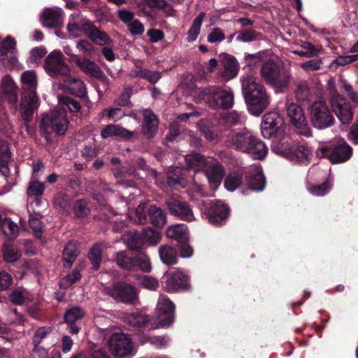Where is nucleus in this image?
I'll return each mask as SVG.
<instances>
[{"instance_id": "f257e3e1", "label": "nucleus", "mask_w": 358, "mask_h": 358, "mask_svg": "<svg viewBox=\"0 0 358 358\" xmlns=\"http://www.w3.org/2000/svg\"><path fill=\"white\" fill-rule=\"evenodd\" d=\"M241 90L247 108L250 114L260 115L270 104V96L265 87L252 76H243Z\"/></svg>"}, {"instance_id": "f03ea898", "label": "nucleus", "mask_w": 358, "mask_h": 358, "mask_svg": "<svg viewBox=\"0 0 358 358\" xmlns=\"http://www.w3.org/2000/svg\"><path fill=\"white\" fill-rule=\"evenodd\" d=\"M22 92L20 103L22 119L28 124L39 106V98L36 93L37 78L34 71H26L21 76Z\"/></svg>"}, {"instance_id": "7ed1b4c3", "label": "nucleus", "mask_w": 358, "mask_h": 358, "mask_svg": "<svg viewBox=\"0 0 358 358\" xmlns=\"http://www.w3.org/2000/svg\"><path fill=\"white\" fill-rule=\"evenodd\" d=\"M230 141L234 149L250 155L255 159L262 160L268 153L266 144L247 129L232 134Z\"/></svg>"}, {"instance_id": "20e7f679", "label": "nucleus", "mask_w": 358, "mask_h": 358, "mask_svg": "<svg viewBox=\"0 0 358 358\" xmlns=\"http://www.w3.org/2000/svg\"><path fill=\"white\" fill-rule=\"evenodd\" d=\"M69 126L67 115L64 110L55 109L43 115L39 123V133L48 143L52 142V133L57 136L65 134Z\"/></svg>"}, {"instance_id": "39448f33", "label": "nucleus", "mask_w": 358, "mask_h": 358, "mask_svg": "<svg viewBox=\"0 0 358 358\" xmlns=\"http://www.w3.org/2000/svg\"><path fill=\"white\" fill-rule=\"evenodd\" d=\"M197 99L199 102H204L213 109L228 110L232 108L234 103V93L230 89L220 86L206 87L201 90Z\"/></svg>"}, {"instance_id": "423d86ee", "label": "nucleus", "mask_w": 358, "mask_h": 358, "mask_svg": "<svg viewBox=\"0 0 358 358\" xmlns=\"http://www.w3.org/2000/svg\"><path fill=\"white\" fill-rule=\"evenodd\" d=\"M187 172L182 168L176 167L165 173L152 169L150 174L155 184L162 189L180 190L185 188L189 183Z\"/></svg>"}, {"instance_id": "0eeeda50", "label": "nucleus", "mask_w": 358, "mask_h": 358, "mask_svg": "<svg viewBox=\"0 0 358 358\" xmlns=\"http://www.w3.org/2000/svg\"><path fill=\"white\" fill-rule=\"evenodd\" d=\"M317 157L327 158L332 164L348 161L352 155V148L344 139L333 141L328 145L320 146L316 151Z\"/></svg>"}, {"instance_id": "6e6552de", "label": "nucleus", "mask_w": 358, "mask_h": 358, "mask_svg": "<svg viewBox=\"0 0 358 358\" xmlns=\"http://www.w3.org/2000/svg\"><path fill=\"white\" fill-rule=\"evenodd\" d=\"M310 123L317 129H324L335 124V118L325 101H315L309 107Z\"/></svg>"}, {"instance_id": "1a4fd4ad", "label": "nucleus", "mask_w": 358, "mask_h": 358, "mask_svg": "<svg viewBox=\"0 0 358 358\" xmlns=\"http://www.w3.org/2000/svg\"><path fill=\"white\" fill-rule=\"evenodd\" d=\"M260 73L266 83L278 88H283L289 83V76L287 71L282 69L278 64L272 59L262 65Z\"/></svg>"}, {"instance_id": "9d476101", "label": "nucleus", "mask_w": 358, "mask_h": 358, "mask_svg": "<svg viewBox=\"0 0 358 358\" xmlns=\"http://www.w3.org/2000/svg\"><path fill=\"white\" fill-rule=\"evenodd\" d=\"M108 348L117 358L131 357L134 355L133 343L129 336L124 333L113 334L108 341Z\"/></svg>"}, {"instance_id": "9b49d317", "label": "nucleus", "mask_w": 358, "mask_h": 358, "mask_svg": "<svg viewBox=\"0 0 358 358\" xmlns=\"http://www.w3.org/2000/svg\"><path fill=\"white\" fill-rule=\"evenodd\" d=\"M63 55L59 50H54L45 59L44 68L52 78L66 77L70 74V69L63 59Z\"/></svg>"}, {"instance_id": "f8f14e48", "label": "nucleus", "mask_w": 358, "mask_h": 358, "mask_svg": "<svg viewBox=\"0 0 358 358\" xmlns=\"http://www.w3.org/2000/svg\"><path fill=\"white\" fill-rule=\"evenodd\" d=\"M147 203H141L136 209V214L138 221L141 224L147 222L149 216L150 222L158 227L164 226L166 222L165 213L159 207L151 205L149 208Z\"/></svg>"}, {"instance_id": "ddd939ff", "label": "nucleus", "mask_w": 358, "mask_h": 358, "mask_svg": "<svg viewBox=\"0 0 358 358\" xmlns=\"http://www.w3.org/2000/svg\"><path fill=\"white\" fill-rule=\"evenodd\" d=\"M199 208L202 213H206L209 222L215 226L225 223L229 209L224 203H201Z\"/></svg>"}, {"instance_id": "4468645a", "label": "nucleus", "mask_w": 358, "mask_h": 358, "mask_svg": "<svg viewBox=\"0 0 358 358\" xmlns=\"http://www.w3.org/2000/svg\"><path fill=\"white\" fill-rule=\"evenodd\" d=\"M331 105L342 124H348L352 120L354 111L348 99L341 95H335L331 99Z\"/></svg>"}, {"instance_id": "2eb2a0df", "label": "nucleus", "mask_w": 358, "mask_h": 358, "mask_svg": "<svg viewBox=\"0 0 358 358\" xmlns=\"http://www.w3.org/2000/svg\"><path fill=\"white\" fill-rule=\"evenodd\" d=\"M213 190L220 185L224 176L225 169L223 165L216 159L210 157V162L203 172Z\"/></svg>"}, {"instance_id": "dca6fc26", "label": "nucleus", "mask_w": 358, "mask_h": 358, "mask_svg": "<svg viewBox=\"0 0 358 358\" xmlns=\"http://www.w3.org/2000/svg\"><path fill=\"white\" fill-rule=\"evenodd\" d=\"M287 113L293 125L300 129L301 134L305 136L311 135L303 110L296 103H292L287 106Z\"/></svg>"}, {"instance_id": "f3484780", "label": "nucleus", "mask_w": 358, "mask_h": 358, "mask_svg": "<svg viewBox=\"0 0 358 358\" xmlns=\"http://www.w3.org/2000/svg\"><path fill=\"white\" fill-rule=\"evenodd\" d=\"M174 304L168 298L161 296L157 303V310L159 312V321L156 327H168L173 322V312L174 310Z\"/></svg>"}, {"instance_id": "a211bd4d", "label": "nucleus", "mask_w": 358, "mask_h": 358, "mask_svg": "<svg viewBox=\"0 0 358 358\" xmlns=\"http://www.w3.org/2000/svg\"><path fill=\"white\" fill-rule=\"evenodd\" d=\"M282 119L275 113H268L264 115L261 124L262 133L264 137L271 138L273 135L282 131L280 128Z\"/></svg>"}, {"instance_id": "6ab92c4d", "label": "nucleus", "mask_w": 358, "mask_h": 358, "mask_svg": "<svg viewBox=\"0 0 358 358\" xmlns=\"http://www.w3.org/2000/svg\"><path fill=\"white\" fill-rule=\"evenodd\" d=\"M271 149L272 151L278 155L287 158L292 148L291 138L282 131L273 135Z\"/></svg>"}, {"instance_id": "aec40b11", "label": "nucleus", "mask_w": 358, "mask_h": 358, "mask_svg": "<svg viewBox=\"0 0 358 358\" xmlns=\"http://www.w3.org/2000/svg\"><path fill=\"white\" fill-rule=\"evenodd\" d=\"M109 294L115 299L123 302L134 303L137 296L135 288L129 285L117 283L109 290Z\"/></svg>"}, {"instance_id": "412c9836", "label": "nucleus", "mask_w": 358, "mask_h": 358, "mask_svg": "<svg viewBox=\"0 0 358 358\" xmlns=\"http://www.w3.org/2000/svg\"><path fill=\"white\" fill-rule=\"evenodd\" d=\"M312 149L306 143H298L292 145V148L287 159L301 164H308L313 156Z\"/></svg>"}, {"instance_id": "4be33fe9", "label": "nucleus", "mask_w": 358, "mask_h": 358, "mask_svg": "<svg viewBox=\"0 0 358 358\" xmlns=\"http://www.w3.org/2000/svg\"><path fill=\"white\" fill-rule=\"evenodd\" d=\"M143 116L142 133L148 138H153L158 129L159 120L150 108L143 110Z\"/></svg>"}, {"instance_id": "5701e85b", "label": "nucleus", "mask_w": 358, "mask_h": 358, "mask_svg": "<svg viewBox=\"0 0 358 358\" xmlns=\"http://www.w3.org/2000/svg\"><path fill=\"white\" fill-rule=\"evenodd\" d=\"M85 34L91 41L98 45H110L113 40L104 31L100 30L93 22L84 26Z\"/></svg>"}, {"instance_id": "b1692460", "label": "nucleus", "mask_w": 358, "mask_h": 358, "mask_svg": "<svg viewBox=\"0 0 358 358\" xmlns=\"http://www.w3.org/2000/svg\"><path fill=\"white\" fill-rule=\"evenodd\" d=\"M188 277L181 271L170 273L166 276V289L169 292H175L188 287Z\"/></svg>"}, {"instance_id": "393cba45", "label": "nucleus", "mask_w": 358, "mask_h": 358, "mask_svg": "<svg viewBox=\"0 0 358 358\" xmlns=\"http://www.w3.org/2000/svg\"><path fill=\"white\" fill-rule=\"evenodd\" d=\"M62 10L60 8H45L41 15V21L45 27H58L62 22Z\"/></svg>"}, {"instance_id": "a878e982", "label": "nucleus", "mask_w": 358, "mask_h": 358, "mask_svg": "<svg viewBox=\"0 0 358 358\" xmlns=\"http://www.w3.org/2000/svg\"><path fill=\"white\" fill-rule=\"evenodd\" d=\"M101 136L103 138H108L111 136H120L125 140H129L134 136V132L118 124H108L101 131Z\"/></svg>"}, {"instance_id": "bb28decb", "label": "nucleus", "mask_w": 358, "mask_h": 358, "mask_svg": "<svg viewBox=\"0 0 358 358\" xmlns=\"http://www.w3.org/2000/svg\"><path fill=\"white\" fill-rule=\"evenodd\" d=\"M224 71L221 76L227 79L235 78L239 71V64L235 57L225 54L223 58Z\"/></svg>"}, {"instance_id": "cd10ccee", "label": "nucleus", "mask_w": 358, "mask_h": 358, "mask_svg": "<svg viewBox=\"0 0 358 358\" xmlns=\"http://www.w3.org/2000/svg\"><path fill=\"white\" fill-rule=\"evenodd\" d=\"M64 86L67 92L78 98L87 96L85 84L80 79L70 78L65 80Z\"/></svg>"}, {"instance_id": "c85d7f7f", "label": "nucleus", "mask_w": 358, "mask_h": 358, "mask_svg": "<svg viewBox=\"0 0 358 358\" xmlns=\"http://www.w3.org/2000/svg\"><path fill=\"white\" fill-rule=\"evenodd\" d=\"M168 204L171 214L187 221L194 219L192 210L187 203H168Z\"/></svg>"}, {"instance_id": "c756f323", "label": "nucleus", "mask_w": 358, "mask_h": 358, "mask_svg": "<svg viewBox=\"0 0 358 358\" xmlns=\"http://www.w3.org/2000/svg\"><path fill=\"white\" fill-rule=\"evenodd\" d=\"M248 187L252 190L260 192L266 186V178L262 171H254L246 177Z\"/></svg>"}, {"instance_id": "7c9ffc66", "label": "nucleus", "mask_w": 358, "mask_h": 358, "mask_svg": "<svg viewBox=\"0 0 358 358\" xmlns=\"http://www.w3.org/2000/svg\"><path fill=\"white\" fill-rule=\"evenodd\" d=\"M187 166L195 172L203 171L206 169L210 162V158H205L199 153L195 152L186 157Z\"/></svg>"}, {"instance_id": "2f4dec72", "label": "nucleus", "mask_w": 358, "mask_h": 358, "mask_svg": "<svg viewBox=\"0 0 358 358\" xmlns=\"http://www.w3.org/2000/svg\"><path fill=\"white\" fill-rule=\"evenodd\" d=\"M75 63L85 73L93 78H96L101 71V69L97 64L87 58L81 59L77 57Z\"/></svg>"}, {"instance_id": "473e14b6", "label": "nucleus", "mask_w": 358, "mask_h": 358, "mask_svg": "<svg viewBox=\"0 0 358 358\" xmlns=\"http://www.w3.org/2000/svg\"><path fill=\"white\" fill-rule=\"evenodd\" d=\"M161 261L166 265H173L177 263L178 254L176 250L169 245H162L158 249Z\"/></svg>"}, {"instance_id": "72a5a7b5", "label": "nucleus", "mask_w": 358, "mask_h": 358, "mask_svg": "<svg viewBox=\"0 0 358 358\" xmlns=\"http://www.w3.org/2000/svg\"><path fill=\"white\" fill-rule=\"evenodd\" d=\"M169 238L178 241L179 243L185 241L188 238L187 227L185 224H174L169 227L166 232Z\"/></svg>"}, {"instance_id": "f704fd0d", "label": "nucleus", "mask_w": 358, "mask_h": 358, "mask_svg": "<svg viewBox=\"0 0 358 358\" xmlns=\"http://www.w3.org/2000/svg\"><path fill=\"white\" fill-rule=\"evenodd\" d=\"M1 89L3 93L8 95L10 102L15 103L17 101V86L10 75H6L2 78Z\"/></svg>"}, {"instance_id": "c9c22d12", "label": "nucleus", "mask_w": 358, "mask_h": 358, "mask_svg": "<svg viewBox=\"0 0 358 358\" xmlns=\"http://www.w3.org/2000/svg\"><path fill=\"white\" fill-rule=\"evenodd\" d=\"M125 320L130 327H133L148 326L150 328H157L156 325L150 324V320L148 316L138 312L128 315Z\"/></svg>"}, {"instance_id": "e433bc0d", "label": "nucleus", "mask_w": 358, "mask_h": 358, "mask_svg": "<svg viewBox=\"0 0 358 358\" xmlns=\"http://www.w3.org/2000/svg\"><path fill=\"white\" fill-rule=\"evenodd\" d=\"M78 244L76 242H69L64 248L63 259L65 267H71L78 255Z\"/></svg>"}, {"instance_id": "4c0bfd02", "label": "nucleus", "mask_w": 358, "mask_h": 358, "mask_svg": "<svg viewBox=\"0 0 358 358\" xmlns=\"http://www.w3.org/2000/svg\"><path fill=\"white\" fill-rule=\"evenodd\" d=\"M11 155L9 144L4 140H0V170L2 173L8 171Z\"/></svg>"}, {"instance_id": "58836bf2", "label": "nucleus", "mask_w": 358, "mask_h": 358, "mask_svg": "<svg viewBox=\"0 0 358 358\" xmlns=\"http://www.w3.org/2000/svg\"><path fill=\"white\" fill-rule=\"evenodd\" d=\"M243 184V173L234 171L229 173L224 179V186L229 192H234Z\"/></svg>"}, {"instance_id": "ea45409f", "label": "nucleus", "mask_w": 358, "mask_h": 358, "mask_svg": "<svg viewBox=\"0 0 358 358\" xmlns=\"http://www.w3.org/2000/svg\"><path fill=\"white\" fill-rule=\"evenodd\" d=\"M206 16V13L201 12L197 17L194 20L192 24L187 32V41L189 43L194 41L198 37L201 31V27L203 23V18Z\"/></svg>"}, {"instance_id": "a19ab883", "label": "nucleus", "mask_w": 358, "mask_h": 358, "mask_svg": "<svg viewBox=\"0 0 358 358\" xmlns=\"http://www.w3.org/2000/svg\"><path fill=\"white\" fill-rule=\"evenodd\" d=\"M76 17L74 15H71L67 25L69 32L74 36L78 35V31H82L85 34L84 26L85 24H91L92 22L87 19L76 20Z\"/></svg>"}, {"instance_id": "79ce46f5", "label": "nucleus", "mask_w": 358, "mask_h": 358, "mask_svg": "<svg viewBox=\"0 0 358 358\" xmlns=\"http://www.w3.org/2000/svg\"><path fill=\"white\" fill-rule=\"evenodd\" d=\"M2 253L3 259L8 262H15L20 257L17 248L10 242H6L2 248Z\"/></svg>"}, {"instance_id": "37998d69", "label": "nucleus", "mask_w": 358, "mask_h": 358, "mask_svg": "<svg viewBox=\"0 0 358 358\" xmlns=\"http://www.w3.org/2000/svg\"><path fill=\"white\" fill-rule=\"evenodd\" d=\"M141 237L143 243L151 246H155L160 242L162 234L160 232L149 227L144 229Z\"/></svg>"}, {"instance_id": "c03bdc74", "label": "nucleus", "mask_w": 358, "mask_h": 358, "mask_svg": "<svg viewBox=\"0 0 358 358\" xmlns=\"http://www.w3.org/2000/svg\"><path fill=\"white\" fill-rule=\"evenodd\" d=\"M117 264L124 270H135L136 264L133 257L127 255L126 252H120L117 253L115 257Z\"/></svg>"}, {"instance_id": "a18cd8bd", "label": "nucleus", "mask_w": 358, "mask_h": 358, "mask_svg": "<svg viewBox=\"0 0 358 358\" xmlns=\"http://www.w3.org/2000/svg\"><path fill=\"white\" fill-rule=\"evenodd\" d=\"M262 39V34L252 29H243L238 32L236 40L241 42H251Z\"/></svg>"}, {"instance_id": "49530a36", "label": "nucleus", "mask_w": 358, "mask_h": 358, "mask_svg": "<svg viewBox=\"0 0 358 358\" xmlns=\"http://www.w3.org/2000/svg\"><path fill=\"white\" fill-rule=\"evenodd\" d=\"M133 94V89L131 87H127L121 92L119 97L115 100L114 104L119 107L132 108L133 103L131 101V97Z\"/></svg>"}, {"instance_id": "de8ad7c7", "label": "nucleus", "mask_w": 358, "mask_h": 358, "mask_svg": "<svg viewBox=\"0 0 358 358\" xmlns=\"http://www.w3.org/2000/svg\"><path fill=\"white\" fill-rule=\"evenodd\" d=\"M133 260L136 264V268L141 270L144 272H150L152 269L151 262L149 257L143 252L137 254Z\"/></svg>"}, {"instance_id": "09e8293b", "label": "nucleus", "mask_w": 358, "mask_h": 358, "mask_svg": "<svg viewBox=\"0 0 358 358\" xmlns=\"http://www.w3.org/2000/svg\"><path fill=\"white\" fill-rule=\"evenodd\" d=\"M3 233L8 237H15L18 234V227L10 219L5 217L0 226Z\"/></svg>"}, {"instance_id": "8fccbe9b", "label": "nucleus", "mask_w": 358, "mask_h": 358, "mask_svg": "<svg viewBox=\"0 0 358 358\" xmlns=\"http://www.w3.org/2000/svg\"><path fill=\"white\" fill-rule=\"evenodd\" d=\"M45 184L43 182H40L39 180L31 178L27 193L29 196H39L43 194Z\"/></svg>"}, {"instance_id": "3c124183", "label": "nucleus", "mask_w": 358, "mask_h": 358, "mask_svg": "<svg viewBox=\"0 0 358 358\" xmlns=\"http://www.w3.org/2000/svg\"><path fill=\"white\" fill-rule=\"evenodd\" d=\"M29 225L33 230L34 236L41 239L44 231V226L42 222L39 220L37 215H29Z\"/></svg>"}, {"instance_id": "603ef678", "label": "nucleus", "mask_w": 358, "mask_h": 358, "mask_svg": "<svg viewBox=\"0 0 358 358\" xmlns=\"http://www.w3.org/2000/svg\"><path fill=\"white\" fill-rule=\"evenodd\" d=\"M89 258L92 264L93 268L97 270L102 259L101 245H94L90 250Z\"/></svg>"}, {"instance_id": "864d4df0", "label": "nucleus", "mask_w": 358, "mask_h": 358, "mask_svg": "<svg viewBox=\"0 0 358 358\" xmlns=\"http://www.w3.org/2000/svg\"><path fill=\"white\" fill-rule=\"evenodd\" d=\"M331 185L328 180H326L324 182L320 185H312L308 187V191L316 196H324L327 194L330 189Z\"/></svg>"}, {"instance_id": "5fc2aeb1", "label": "nucleus", "mask_w": 358, "mask_h": 358, "mask_svg": "<svg viewBox=\"0 0 358 358\" xmlns=\"http://www.w3.org/2000/svg\"><path fill=\"white\" fill-rule=\"evenodd\" d=\"M29 299V293L26 289H19L13 291L10 295V300L14 304H22Z\"/></svg>"}, {"instance_id": "6e6d98bb", "label": "nucleus", "mask_w": 358, "mask_h": 358, "mask_svg": "<svg viewBox=\"0 0 358 358\" xmlns=\"http://www.w3.org/2000/svg\"><path fill=\"white\" fill-rule=\"evenodd\" d=\"M80 276V270L77 268H75L71 274L61 280L59 282L60 287L66 289L70 287L72 284L78 280Z\"/></svg>"}, {"instance_id": "4d7b16f0", "label": "nucleus", "mask_w": 358, "mask_h": 358, "mask_svg": "<svg viewBox=\"0 0 358 358\" xmlns=\"http://www.w3.org/2000/svg\"><path fill=\"white\" fill-rule=\"evenodd\" d=\"M138 282L139 285L151 290H155L159 286L157 280L151 276L143 275L138 277Z\"/></svg>"}, {"instance_id": "13d9d810", "label": "nucleus", "mask_w": 358, "mask_h": 358, "mask_svg": "<svg viewBox=\"0 0 358 358\" xmlns=\"http://www.w3.org/2000/svg\"><path fill=\"white\" fill-rule=\"evenodd\" d=\"M84 315V312L80 308L76 307L69 310L65 315L64 319L68 324L74 323L77 320L80 319Z\"/></svg>"}, {"instance_id": "bf43d9fd", "label": "nucleus", "mask_w": 358, "mask_h": 358, "mask_svg": "<svg viewBox=\"0 0 358 358\" xmlns=\"http://www.w3.org/2000/svg\"><path fill=\"white\" fill-rule=\"evenodd\" d=\"M60 101L64 105L66 106L71 112H78L81 108L79 101L69 96H64L61 97Z\"/></svg>"}, {"instance_id": "052dcab7", "label": "nucleus", "mask_w": 358, "mask_h": 358, "mask_svg": "<svg viewBox=\"0 0 358 358\" xmlns=\"http://www.w3.org/2000/svg\"><path fill=\"white\" fill-rule=\"evenodd\" d=\"M0 63L6 69H11L17 65V59L15 56L3 53L0 55Z\"/></svg>"}, {"instance_id": "680f3d73", "label": "nucleus", "mask_w": 358, "mask_h": 358, "mask_svg": "<svg viewBox=\"0 0 358 358\" xmlns=\"http://www.w3.org/2000/svg\"><path fill=\"white\" fill-rule=\"evenodd\" d=\"M225 39V35L222 30L219 27H215L208 35L207 41L208 43L221 42Z\"/></svg>"}, {"instance_id": "e2e57ef3", "label": "nucleus", "mask_w": 358, "mask_h": 358, "mask_svg": "<svg viewBox=\"0 0 358 358\" xmlns=\"http://www.w3.org/2000/svg\"><path fill=\"white\" fill-rule=\"evenodd\" d=\"M104 112L107 113L108 118L114 122L120 120L125 115L124 111L120 107L108 108Z\"/></svg>"}, {"instance_id": "0e129e2a", "label": "nucleus", "mask_w": 358, "mask_h": 358, "mask_svg": "<svg viewBox=\"0 0 358 358\" xmlns=\"http://www.w3.org/2000/svg\"><path fill=\"white\" fill-rule=\"evenodd\" d=\"M16 41L11 36L6 37L1 41V52L0 55L8 53V51L13 50L15 48Z\"/></svg>"}, {"instance_id": "69168bd1", "label": "nucleus", "mask_w": 358, "mask_h": 358, "mask_svg": "<svg viewBox=\"0 0 358 358\" xmlns=\"http://www.w3.org/2000/svg\"><path fill=\"white\" fill-rule=\"evenodd\" d=\"M263 53L261 52L255 54L245 53V60L250 66H255L257 64L262 61Z\"/></svg>"}, {"instance_id": "338daca9", "label": "nucleus", "mask_w": 358, "mask_h": 358, "mask_svg": "<svg viewBox=\"0 0 358 358\" xmlns=\"http://www.w3.org/2000/svg\"><path fill=\"white\" fill-rule=\"evenodd\" d=\"M128 27L130 33L134 36L142 34L145 30L143 24L138 20H134L128 24Z\"/></svg>"}, {"instance_id": "774afa93", "label": "nucleus", "mask_w": 358, "mask_h": 358, "mask_svg": "<svg viewBox=\"0 0 358 358\" xmlns=\"http://www.w3.org/2000/svg\"><path fill=\"white\" fill-rule=\"evenodd\" d=\"M147 35L150 38V41L152 43H157L164 38V33L162 30L154 28L148 29Z\"/></svg>"}]
</instances>
